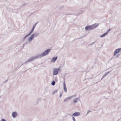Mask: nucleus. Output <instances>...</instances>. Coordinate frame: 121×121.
Masks as SVG:
<instances>
[{"mask_svg":"<svg viewBox=\"0 0 121 121\" xmlns=\"http://www.w3.org/2000/svg\"><path fill=\"white\" fill-rule=\"evenodd\" d=\"M51 49H47L41 55L42 56V57L47 55L51 51Z\"/></svg>","mask_w":121,"mask_h":121,"instance_id":"nucleus-1","label":"nucleus"},{"mask_svg":"<svg viewBox=\"0 0 121 121\" xmlns=\"http://www.w3.org/2000/svg\"><path fill=\"white\" fill-rule=\"evenodd\" d=\"M60 69V68L58 69H54L53 70V75H56L58 73Z\"/></svg>","mask_w":121,"mask_h":121,"instance_id":"nucleus-2","label":"nucleus"},{"mask_svg":"<svg viewBox=\"0 0 121 121\" xmlns=\"http://www.w3.org/2000/svg\"><path fill=\"white\" fill-rule=\"evenodd\" d=\"M35 56H33L31 57L30 58L27 60V61H25L24 62V64H26L28 62H29L32 61L36 59Z\"/></svg>","mask_w":121,"mask_h":121,"instance_id":"nucleus-3","label":"nucleus"},{"mask_svg":"<svg viewBox=\"0 0 121 121\" xmlns=\"http://www.w3.org/2000/svg\"><path fill=\"white\" fill-rule=\"evenodd\" d=\"M80 113L78 112H76L73 113L71 116H73L74 117H77L79 116L80 115Z\"/></svg>","mask_w":121,"mask_h":121,"instance_id":"nucleus-4","label":"nucleus"},{"mask_svg":"<svg viewBox=\"0 0 121 121\" xmlns=\"http://www.w3.org/2000/svg\"><path fill=\"white\" fill-rule=\"evenodd\" d=\"M85 30L87 31L89 30H92L91 27V25H89L86 26L85 28Z\"/></svg>","mask_w":121,"mask_h":121,"instance_id":"nucleus-5","label":"nucleus"},{"mask_svg":"<svg viewBox=\"0 0 121 121\" xmlns=\"http://www.w3.org/2000/svg\"><path fill=\"white\" fill-rule=\"evenodd\" d=\"M12 116L13 118H15L17 116V113L15 112L12 113Z\"/></svg>","mask_w":121,"mask_h":121,"instance_id":"nucleus-6","label":"nucleus"},{"mask_svg":"<svg viewBox=\"0 0 121 121\" xmlns=\"http://www.w3.org/2000/svg\"><path fill=\"white\" fill-rule=\"evenodd\" d=\"M98 24L95 23L94 24L91 25V27L92 29H94L96 28L98 26Z\"/></svg>","mask_w":121,"mask_h":121,"instance_id":"nucleus-7","label":"nucleus"},{"mask_svg":"<svg viewBox=\"0 0 121 121\" xmlns=\"http://www.w3.org/2000/svg\"><path fill=\"white\" fill-rule=\"evenodd\" d=\"M34 38V37L33 36L31 35L30 37L28 38L27 42H30Z\"/></svg>","mask_w":121,"mask_h":121,"instance_id":"nucleus-8","label":"nucleus"},{"mask_svg":"<svg viewBox=\"0 0 121 121\" xmlns=\"http://www.w3.org/2000/svg\"><path fill=\"white\" fill-rule=\"evenodd\" d=\"M119 49H117L116 50H115L114 52L113 53V56H115L119 52Z\"/></svg>","mask_w":121,"mask_h":121,"instance_id":"nucleus-9","label":"nucleus"},{"mask_svg":"<svg viewBox=\"0 0 121 121\" xmlns=\"http://www.w3.org/2000/svg\"><path fill=\"white\" fill-rule=\"evenodd\" d=\"M79 100V98H76L73 99V102L74 103H77L78 101Z\"/></svg>","mask_w":121,"mask_h":121,"instance_id":"nucleus-10","label":"nucleus"},{"mask_svg":"<svg viewBox=\"0 0 121 121\" xmlns=\"http://www.w3.org/2000/svg\"><path fill=\"white\" fill-rule=\"evenodd\" d=\"M36 59L38 58H40L42 57L41 54H38L35 56Z\"/></svg>","mask_w":121,"mask_h":121,"instance_id":"nucleus-11","label":"nucleus"},{"mask_svg":"<svg viewBox=\"0 0 121 121\" xmlns=\"http://www.w3.org/2000/svg\"><path fill=\"white\" fill-rule=\"evenodd\" d=\"M57 57H53L51 60V62H52L54 63L55 62L56 60L57 59Z\"/></svg>","mask_w":121,"mask_h":121,"instance_id":"nucleus-12","label":"nucleus"},{"mask_svg":"<svg viewBox=\"0 0 121 121\" xmlns=\"http://www.w3.org/2000/svg\"><path fill=\"white\" fill-rule=\"evenodd\" d=\"M39 35V34L37 33H35L32 35L33 36V37L34 38L35 37L38 36Z\"/></svg>","mask_w":121,"mask_h":121,"instance_id":"nucleus-13","label":"nucleus"},{"mask_svg":"<svg viewBox=\"0 0 121 121\" xmlns=\"http://www.w3.org/2000/svg\"><path fill=\"white\" fill-rule=\"evenodd\" d=\"M107 34L106 32L104 34H103L102 35L100 36V37H105L106 35H107Z\"/></svg>","mask_w":121,"mask_h":121,"instance_id":"nucleus-14","label":"nucleus"},{"mask_svg":"<svg viewBox=\"0 0 121 121\" xmlns=\"http://www.w3.org/2000/svg\"><path fill=\"white\" fill-rule=\"evenodd\" d=\"M35 28L33 27L32 28L30 32L29 33L30 35L34 31Z\"/></svg>","mask_w":121,"mask_h":121,"instance_id":"nucleus-15","label":"nucleus"},{"mask_svg":"<svg viewBox=\"0 0 121 121\" xmlns=\"http://www.w3.org/2000/svg\"><path fill=\"white\" fill-rule=\"evenodd\" d=\"M30 35L29 34H28V35H26L23 39V41H24L25 40L26 38L28 37Z\"/></svg>","mask_w":121,"mask_h":121,"instance_id":"nucleus-16","label":"nucleus"},{"mask_svg":"<svg viewBox=\"0 0 121 121\" xmlns=\"http://www.w3.org/2000/svg\"><path fill=\"white\" fill-rule=\"evenodd\" d=\"M110 72H107L106 73L104 74L103 75L104 77H105Z\"/></svg>","mask_w":121,"mask_h":121,"instance_id":"nucleus-17","label":"nucleus"},{"mask_svg":"<svg viewBox=\"0 0 121 121\" xmlns=\"http://www.w3.org/2000/svg\"><path fill=\"white\" fill-rule=\"evenodd\" d=\"M56 82L55 81H53L51 83V84L53 86H54Z\"/></svg>","mask_w":121,"mask_h":121,"instance_id":"nucleus-18","label":"nucleus"},{"mask_svg":"<svg viewBox=\"0 0 121 121\" xmlns=\"http://www.w3.org/2000/svg\"><path fill=\"white\" fill-rule=\"evenodd\" d=\"M27 41H26L25 42V43H24L23 44V48L25 46V45L27 44Z\"/></svg>","mask_w":121,"mask_h":121,"instance_id":"nucleus-19","label":"nucleus"},{"mask_svg":"<svg viewBox=\"0 0 121 121\" xmlns=\"http://www.w3.org/2000/svg\"><path fill=\"white\" fill-rule=\"evenodd\" d=\"M64 86V91L65 92H67V88H66L65 86Z\"/></svg>","mask_w":121,"mask_h":121,"instance_id":"nucleus-20","label":"nucleus"},{"mask_svg":"<svg viewBox=\"0 0 121 121\" xmlns=\"http://www.w3.org/2000/svg\"><path fill=\"white\" fill-rule=\"evenodd\" d=\"M57 92V90H56L55 91H54L52 93V95H54Z\"/></svg>","mask_w":121,"mask_h":121,"instance_id":"nucleus-21","label":"nucleus"},{"mask_svg":"<svg viewBox=\"0 0 121 121\" xmlns=\"http://www.w3.org/2000/svg\"><path fill=\"white\" fill-rule=\"evenodd\" d=\"M91 112V111H90L89 110H88L87 112L86 115H87L89 114V113H90V112Z\"/></svg>","mask_w":121,"mask_h":121,"instance_id":"nucleus-22","label":"nucleus"},{"mask_svg":"<svg viewBox=\"0 0 121 121\" xmlns=\"http://www.w3.org/2000/svg\"><path fill=\"white\" fill-rule=\"evenodd\" d=\"M72 97L71 96L70 97H67V99H70L72 98Z\"/></svg>","mask_w":121,"mask_h":121,"instance_id":"nucleus-23","label":"nucleus"},{"mask_svg":"<svg viewBox=\"0 0 121 121\" xmlns=\"http://www.w3.org/2000/svg\"><path fill=\"white\" fill-rule=\"evenodd\" d=\"M76 96V94H75L74 95H73L72 96H71L72 98H73V97H75Z\"/></svg>","mask_w":121,"mask_h":121,"instance_id":"nucleus-24","label":"nucleus"},{"mask_svg":"<svg viewBox=\"0 0 121 121\" xmlns=\"http://www.w3.org/2000/svg\"><path fill=\"white\" fill-rule=\"evenodd\" d=\"M110 29H109L108 30H107V31H106V33L107 34H108V33L110 31Z\"/></svg>","mask_w":121,"mask_h":121,"instance_id":"nucleus-25","label":"nucleus"},{"mask_svg":"<svg viewBox=\"0 0 121 121\" xmlns=\"http://www.w3.org/2000/svg\"><path fill=\"white\" fill-rule=\"evenodd\" d=\"M72 119H73V121H76V120H75L74 117H72Z\"/></svg>","mask_w":121,"mask_h":121,"instance_id":"nucleus-26","label":"nucleus"},{"mask_svg":"<svg viewBox=\"0 0 121 121\" xmlns=\"http://www.w3.org/2000/svg\"><path fill=\"white\" fill-rule=\"evenodd\" d=\"M65 81H64L63 82V86H65Z\"/></svg>","mask_w":121,"mask_h":121,"instance_id":"nucleus-27","label":"nucleus"},{"mask_svg":"<svg viewBox=\"0 0 121 121\" xmlns=\"http://www.w3.org/2000/svg\"><path fill=\"white\" fill-rule=\"evenodd\" d=\"M67 98H66L64 100V102H66L67 101Z\"/></svg>","mask_w":121,"mask_h":121,"instance_id":"nucleus-28","label":"nucleus"},{"mask_svg":"<svg viewBox=\"0 0 121 121\" xmlns=\"http://www.w3.org/2000/svg\"><path fill=\"white\" fill-rule=\"evenodd\" d=\"M37 24V23H35L34 26H33V27H34V28H35V26H36V25Z\"/></svg>","mask_w":121,"mask_h":121,"instance_id":"nucleus-29","label":"nucleus"},{"mask_svg":"<svg viewBox=\"0 0 121 121\" xmlns=\"http://www.w3.org/2000/svg\"><path fill=\"white\" fill-rule=\"evenodd\" d=\"M37 24V23H35L34 26H33V27H34V28H35V26H36V25Z\"/></svg>","mask_w":121,"mask_h":121,"instance_id":"nucleus-30","label":"nucleus"},{"mask_svg":"<svg viewBox=\"0 0 121 121\" xmlns=\"http://www.w3.org/2000/svg\"><path fill=\"white\" fill-rule=\"evenodd\" d=\"M1 121H6V120L4 119H2Z\"/></svg>","mask_w":121,"mask_h":121,"instance_id":"nucleus-31","label":"nucleus"},{"mask_svg":"<svg viewBox=\"0 0 121 121\" xmlns=\"http://www.w3.org/2000/svg\"><path fill=\"white\" fill-rule=\"evenodd\" d=\"M62 96V94L60 93V96H59L60 98Z\"/></svg>","mask_w":121,"mask_h":121,"instance_id":"nucleus-32","label":"nucleus"},{"mask_svg":"<svg viewBox=\"0 0 121 121\" xmlns=\"http://www.w3.org/2000/svg\"><path fill=\"white\" fill-rule=\"evenodd\" d=\"M104 77V76H103L102 77V78H101V80L100 81H101L102 80Z\"/></svg>","mask_w":121,"mask_h":121,"instance_id":"nucleus-33","label":"nucleus"},{"mask_svg":"<svg viewBox=\"0 0 121 121\" xmlns=\"http://www.w3.org/2000/svg\"><path fill=\"white\" fill-rule=\"evenodd\" d=\"M119 49V51H121V48H118Z\"/></svg>","mask_w":121,"mask_h":121,"instance_id":"nucleus-34","label":"nucleus"},{"mask_svg":"<svg viewBox=\"0 0 121 121\" xmlns=\"http://www.w3.org/2000/svg\"><path fill=\"white\" fill-rule=\"evenodd\" d=\"M26 4H22V6L23 7L24 6H25Z\"/></svg>","mask_w":121,"mask_h":121,"instance_id":"nucleus-35","label":"nucleus"},{"mask_svg":"<svg viewBox=\"0 0 121 121\" xmlns=\"http://www.w3.org/2000/svg\"><path fill=\"white\" fill-rule=\"evenodd\" d=\"M94 43H95V42L93 43H92L90 45H91L92 44H94Z\"/></svg>","mask_w":121,"mask_h":121,"instance_id":"nucleus-36","label":"nucleus"},{"mask_svg":"<svg viewBox=\"0 0 121 121\" xmlns=\"http://www.w3.org/2000/svg\"><path fill=\"white\" fill-rule=\"evenodd\" d=\"M23 64H24V63L23 64H22L21 66H21L23 65Z\"/></svg>","mask_w":121,"mask_h":121,"instance_id":"nucleus-37","label":"nucleus"},{"mask_svg":"<svg viewBox=\"0 0 121 121\" xmlns=\"http://www.w3.org/2000/svg\"><path fill=\"white\" fill-rule=\"evenodd\" d=\"M112 60V58H111V59H110V60Z\"/></svg>","mask_w":121,"mask_h":121,"instance_id":"nucleus-38","label":"nucleus"}]
</instances>
